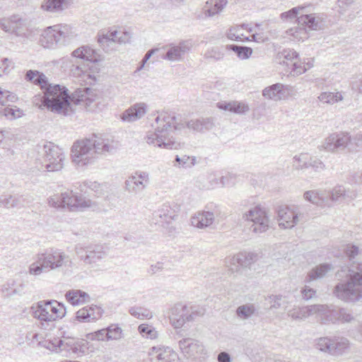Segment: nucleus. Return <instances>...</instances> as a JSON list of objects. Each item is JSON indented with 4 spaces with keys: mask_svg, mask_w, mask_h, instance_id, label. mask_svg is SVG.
Returning a JSON list of instances; mask_svg holds the SVG:
<instances>
[{
    "mask_svg": "<svg viewBox=\"0 0 362 362\" xmlns=\"http://www.w3.org/2000/svg\"><path fill=\"white\" fill-rule=\"evenodd\" d=\"M351 138L348 134L334 133L325 139L322 148L330 152L342 150L347 146Z\"/></svg>",
    "mask_w": 362,
    "mask_h": 362,
    "instance_id": "4468645a",
    "label": "nucleus"
},
{
    "mask_svg": "<svg viewBox=\"0 0 362 362\" xmlns=\"http://www.w3.org/2000/svg\"><path fill=\"white\" fill-rule=\"evenodd\" d=\"M227 3V0H215L213 7L206 10L208 15L213 16L218 13L226 6Z\"/></svg>",
    "mask_w": 362,
    "mask_h": 362,
    "instance_id": "6e6d98bb",
    "label": "nucleus"
},
{
    "mask_svg": "<svg viewBox=\"0 0 362 362\" xmlns=\"http://www.w3.org/2000/svg\"><path fill=\"white\" fill-rule=\"evenodd\" d=\"M299 25L305 26L311 30H321L326 27L323 13L302 14L297 18Z\"/></svg>",
    "mask_w": 362,
    "mask_h": 362,
    "instance_id": "9b49d317",
    "label": "nucleus"
},
{
    "mask_svg": "<svg viewBox=\"0 0 362 362\" xmlns=\"http://www.w3.org/2000/svg\"><path fill=\"white\" fill-rule=\"evenodd\" d=\"M90 138L76 141L71 148L72 160L78 165L83 166L93 163L98 156H95Z\"/></svg>",
    "mask_w": 362,
    "mask_h": 362,
    "instance_id": "0eeeda50",
    "label": "nucleus"
},
{
    "mask_svg": "<svg viewBox=\"0 0 362 362\" xmlns=\"http://www.w3.org/2000/svg\"><path fill=\"white\" fill-rule=\"evenodd\" d=\"M20 199L15 196H5L4 199H1V204H3L7 208L17 206L20 204Z\"/></svg>",
    "mask_w": 362,
    "mask_h": 362,
    "instance_id": "13d9d810",
    "label": "nucleus"
},
{
    "mask_svg": "<svg viewBox=\"0 0 362 362\" xmlns=\"http://www.w3.org/2000/svg\"><path fill=\"white\" fill-rule=\"evenodd\" d=\"M90 141H91L95 156H97L98 154L111 153L115 149L113 141L107 139L102 138L96 134H93L90 137Z\"/></svg>",
    "mask_w": 362,
    "mask_h": 362,
    "instance_id": "5701e85b",
    "label": "nucleus"
},
{
    "mask_svg": "<svg viewBox=\"0 0 362 362\" xmlns=\"http://www.w3.org/2000/svg\"><path fill=\"white\" fill-rule=\"evenodd\" d=\"M4 115L8 119H16L20 118L23 116V110L20 108L14 106V107H6L4 109Z\"/></svg>",
    "mask_w": 362,
    "mask_h": 362,
    "instance_id": "864d4df0",
    "label": "nucleus"
},
{
    "mask_svg": "<svg viewBox=\"0 0 362 362\" xmlns=\"http://www.w3.org/2000/svg\"><path fill=\"white\" fill-rule=\"evenodd\" d=\"M309 156L307 153H300L293 157V166L297 169L308 168Z\"/></svg>",
    "mask_w": 362,
    "mask_h": 362,
    "instance_id": "603ef678",
    "label": "nucleus"
},
{
    "mask_svg": "<svg viewBox=\"0 0 362 362\" xmlns=\"http://www.w3.org/2000/svg\"><path fill=\"white\" fill-rule=\"evenodd\" d=\"M255 312V308L252 304H246L239 306L236 310L238 317L243 319H247Z\"/></svg>",
    "mask_w": 362,
    "mask_h": 362,
    "instance_id": "de8ad7c7",
    "label": "nucleus"
},
{
    "mask_svg": "<svg viewBox=\"0 0 362 362\" xmlns=\"http://www.w3.org/2000/svg\"><path fill=\"white\" fill-rule=\"evenodd\" d=\"M328 194V203L329 201L341 203L342 202H349L356 197V193L350 189H346L342 185L334 187Z\"/></svg>",
    "mask_w": 362,
    "mask_h": 362,
    "instance_id": "aec40b11",
    "label": "nucleus"
},
{
    "mask_svg": "<svg viewBox=\"0 0 362 362\" xmlns=\"http://www.w3.org/2000/svg\"><path fill=\"white\" fill-rule=\"evenodd\" d=\"M147 107L145 103H136L121 115V119L129 122L140 119L146 114Z\"/></svg>",
    "mask_w": 362,
    "mask_h": 362,
    "instance_id": "412c9836",
    "label": "nucleus"
},
{
    "mask_svg": "<svg viewBox=\"0 0 362 362\" xmlns=\"http://www.w3.org/2000/svg\"><path fill=\"white\" fill-rule=\"evenodd\" d=\"M245 228L255 234L265 233L270 228V219L267 210L257 205L243 214Z\"/></svg>",
    "mask_w": 362,
    "mask_h": 362,
    "instance_id": "423d86ee",
    "label": "nucleus"
},
{
    "mask_svg": "<svg viewBox=\"0 0 362 362\" xmlns=\"http://www.w3.org/2000/svg\"><path fill=\"white\" fill-rule=\"evenodd\" d=\"M257 259V255L253 252H240L230 259L229 270L232 273L238 272L240 267H247Z\"/></svg>",
    "mask_w": 362,
    "mask_h": 362,
    "instance_id": "6ab92c4d",
    "label": "nucleus"
},
{
    "mask_svg": "<svg viewBox=\"0 0 362 362\" xmlns=\"http://www.w3.org/2000/svg\"><path fill=\"white\" fill-rule=\"evenodd\" d=\"M305 9L304 6H297L291 8L288 11L284 12L281 14V18L282 20L294 19L297 17L298 13L300 11Z\"/></svg>",
    "mask_w": 362,
    "mask_h": 362,
    "instance_id": "4d7b16f0",
    "label": "nucleus"
},
{
    "mask_svg": "<svg viewBox=\"0 0 362 362\" xmlns=\"http://www.w3.org/2000/svg\"><path fill=\"white\" fill-rule=\"evenodd\" d=\"M180 349L183 354L189 357H197L204 351V347L199 341L192 339L185 338L179 341Z\"/></svg>",
    "mask_w": 362,
    "mask_h": 362,
    "instance_id": "a211bd4d",
    "label": "nucleus"
},
{
    "mask_svg": "<svg viewBox=\"0 0 362 362\" xmlns=\"http://www.w3.org/2000/svg\"><path fill=\"white\" fill-rule=\"evenodd\" d=\"M204 313L203 309L192 310L181 303L175 304L170 310V320L175 328L182 327L186 322L194 321Z\"/></svg>",
    "mask_w": 362,
    "mask_h": 362,
    "instance_id": "6e6552de",
    "label": "nucleus"
},
{
    "mask_svg": "<svg viewBox=\"0 0 362 362\" xmlns=\"http://www.w3.org/2000/svg\"><path fill=\"white\" fill-rule=\"evenodd\" d=\"M263 96L274 100H280L285 98L286 91L282 83H276L263 90Z\"/></svg>",
    "mask_w": 362,
    "mask_h": 362,
    "instance_id": "2f4dec72",
    "label": "nucleus"
},
{
    "mask_svg": "<svg viewBox=\"0 0 362 362\" xmlns=\"http://www.w3.org/2000/svg\"><path fill=\"white\" fill-rule=\"evenodd\" d=\"M90 91V88H77L71 96H69V93H67V99L69 100V103H70V101L74 103L75 105H80L81 103H86L87 105L88 103H90L91 100L88 96V92ZM68 93V90L66 91ZM69 115L73 113V110L71 109V105L69 104Z\"/></svg>",
    "mask_w": 362,
    "mask_h": 362,
    "instance_id": "393cba45",
    "label": "nucleus"
},
{
    "mask_svg": "<svg viewBox=\"0 0 362 362\" xmlns=\"http://www.w3.org/2000/svg\"><path fill=\"white\" fill-rule=\"evenodd\" d=\"M300 26L298 25V27L291 28L286 30V33L288 35L293 36L297 40L307 38L306 28Z\"/></svg>",
    "mask_w": 362,
    "mask_h": 362,
    "instance_id": "3c124183",
    "label": "nucleus"
},
{
    "mask_svg": "<svg viewBox=\"0 0 362 362\" xmlns=\"http://www.w3.org/2000/svg\"><path fill=\"white\" fill-rule=\"evenodd\" d=\"M348 347L349 341L346 339H332L331 355H341Z\"/></svg>",
    "mask_w": 362,
    "mask_h": 362,
    "instance_id": "37998d69",
    "label": "nucleus"
},
{
    "mask_svg": "<svg viewBox=\"0 0 362 362\" xmlns=\"http://www.w3.org/2000/svg\"><path fill=\"white\" fill-rule=\"evenodd\" d=\"M27 81L40 86L44 90L41 99L42 105L48 110L65 116L69 114V103L67 99V88L60 85L49 83L47 76L37 70H28L25 76Z\"/></svg>",
    "mask_w": 362,
    "mask_h": 362,
    "instance_id": "f257e3e1",
    "label": "nucleus"
},
{
    "mask_svg": "<svg viewBox=\"0 0 362 362\" xmlns=\"http://www.w3.org/2000/svg\"><path fill=\"white\" fill-rule=\"evenodd\" d=\"M100 308L95 306L84 307L76 313V318L80 322H90L97 320L100 316Z\"/></svg>",
    "mask_w": 362,
    "mask_h": 362,
    "instance_id": "cd10ccee",
    "label": "nucleus"
},
{
    "mask_svg": "<svg viewBox=\"0 0 362 362\" xmlns=\"http://www.w3.org/2000/svg\"><path fill=\"white\" fill-rule=\"evenodd\" d=\"M313 314H317V305L296 308L288 312V317L299 320H305Z\"/></svg>",
    "mask_w": 362,
    "mask_h": 362,
    "instance_id": "c756f323",
    "label": "nucleus"
},
{
    "mask_svg": "<svg viewBox=\"0 0 362 362\" xmlns=\"http://www.w3.org/2000/svg\"><path fill=\"white\" fill-rule=\"evenodd\" d=\"M17 100L18 97L16 94L1 90V106L6 105V103L8 102L15 103Z\"/></svg>",
    "mask_w": 362,
    "mask_h": 362,
    "instance_id": "0e129e2a",
    "label": "nucleus"
},
{
    "mask_svg": "<svg viewBox=\"0 0 362 362\" xmlns=\"http://www.w3.org/2000/svg\"><path fill=\"white\" fill-rule=\"evenodd\" d=\"M129 312L132 315L136 317L137 318H140L141 317H148L149 315L151 317L146 310H144L139 307H132L129 309Z\"/></svg>",
    "mask_w": 362,
    "mask_h": 362,
    "instance_id": "680f3d73",
    "label": "nucleus"
},
{
    "mask_svg": "<svg viewBox=\"0 0 362 362\" xmlns=\"http://www.w3.org/2000/svg\"><path fill=\"white\" fill-rule=\"evenodd\" d=\"M339 309H333L327 305H317V315L321 323H336L339 321Z\"/></svg>",
    "mask_w": 362,
    "mask_h": 362,
    "instance_id": "4be33fe9",
    "label": "nucleus"
},
{
    "mask_svg": "<svg viewBox=\"0 0 362 362\" xmlns=\"http://www.w3.org/2000/svg\"><path fill=\"white\" fill-rule=\"evenodd\" d=\"M69 256L58 249H50L38 253L35 261L29 266L28 272L33 276H40L43 272L55 270L65 265Z\"/></svg>",
    "mask_w": 362,
    "mask_h": 362,
    "instance_id": "20e7f679",
    "label": "nucleus"
},
{
    "mask_svg": "<svg viewBox=\"0 0 362 362\" xmlns=\"http://www.w3.org/2000/svg\"><path fill=\"white\" fill-rule=\"evenodd\" d=\"M319 100L325 103L328 104H334L338 103L339 101H341L343 100V96L341 93H322L318 97Z\"/></svg>",
    "mask_w": 362,
    "mask_h": 362,
    "instance_id": "c03bdc74",
    "label": "nucleus"
},
{
    "mask_svg": "<svg viewBox=\"0 0 362 362\" xmlns=\"http://www.w3.org/2000/svg\"><path fill=\"white\" fill-rule=\"evenodd\" d=\"M309 167H312L315 171H320L325 168V165L320 160L309 156L308 168Z\"/></svg>",
    "mask_w": 362,
    "mask_h": 362,
    "instance_id": "338daca9",
    "label": "nucleus"
},
{
    "mask_svg": "<svg viewBox=\"0 0 362 362\" xmlns=\"http://www.w3.org/2000/svg\"><path fill=\"white\" fill-rule=\"evenodd\" d=\"M53 28H55V31L57 33L59 45H63L68 43L74 36L72 28L69 25H54Z\"/></svg>",
    "mask_w": 362,
    "mask_h": 362,
    "instance_id": "f704fd0d",
    "label": "nucleus"
},
{
    "mask_svg": "<svg viewBox=\"0 0 362 362\" xmlns=\"http://www.w3.org/2000/svg\"><path fill=\"white\" fill-rule=\"evenodd\" d=\"M175 117L167 113H162L158 115L156 122L158 124L154 132H148L146 136V142L148 144H153L158 147L172 148L175 142L171 141V134L174 130L177 129L175 125Z\"/></svg>",
    "mask_w": 362,
    "mask_h": 362,
    "instance_id": "7ed1b4c3",
    "label": "nucleus"
},
{
    "mask_svg": "<svg viewBox=\"0 0 362 362\" xmlns=\"http://www.w3.org/2000/svg\"><path fill=\"white\" fill-rule=\"evenodd\" d=\"M226 49L228 51L234 52L241 59H247L250 58L253 52L251 47L236 45H228L226 46Z\"/></svg>",
    "mask_w": 362,
    "mask_h": 362,
    "instance_id": "a19ab883",
    "label": "nucleus"
},
{
    "mask_svg": "<svg viewBox=\"0 0 362 362\" xmlns=\"http://www.w3.org/2000/svg\"><path fill=\"white\" fill-rule=\"evenodd\" d=\"M173 350L170 347H156L151 349V354L156 358L153 362H168Z\"/></svg>",
    "mask_w": 362,
    "mask_h": 362,
    "instance_id": "4c0bfd02",
    "label": "nucleus"
},
{
    "mask_svg": "<svg viewBox=\"0 0 362 362\" xmlns=\"http://www.w3.org/2000/svg\"><path fill=\"white\" fill-rule=\"evenodd\" d=\"M304 198L305 200L317 206H323L328 205V194L327 192L307 191L304 194Z\"/></svg>",
    "mask_w": 362,
    "mask_h": 362,
    "instance_id": "473e14b6",
    "label": "nucleus"
},
{
    "mask_svg": "<svg viewBox=\"0 0 362 362\" xmlns=\"http://www.w3.org/2000/svg\"><path fill=\"white\" fill-rule=\"evenodd\" d=\"M315 347L322 352L332 354V339L328 337H320L315 341Z\"/></svg>",
    "mask_w": 362,
    "mask_h": 362,
    "instance_id": "79ce46f5",
    "label": "nucleus"
},
{
    "mask_svg": "<svg viewBox=\"0 0 362 362\" xmlns=\"http://www.w3.org/2000/svg\"><path fill=\"white\" fill-rule=\"evenodd\" d=\"M192 47V43L189 40L181 41L178 45L170 44L168 45L166 54L163 59L170 62L182 61L185 54H187Z\"/></svg>",
    "mask_w": 362,
    "mask_h": 362,
    "instance_id": "ddd939ff",
    "label": "nucleus"
},
{
    "mask_svg": "<svg viewBox=\"0 0 362 362\" xmlns=\"http://www.w3.org/2000/svg\"><path fill=\"white\" fill-rule=\"evenodd\" d=\"M139 179H136L134 175H132L125 181L126 189L129 193L136 194L144 190L147 187Z\"/></svg>",
    "mask_w": 362,
    "mask_h": 362,
    "instance_id": "58836bf2",
    "label": "nucleus"
},
{
    "mask_svg": "<svg viewBox=\"0 0 362 362\" xmlns=\"http://www.w3.org/2000/svg\"><path fill=\"white\" fill-rule=\"evenodd\" d=\"M44 346L52 351L62 353L64 350V339L54 338L52 340L45 341Z\"/></svg>",
    "mask_w": 362,
    "mask_h": 362,
    "instance_id": "49530a36",
    "label": "nucleus"
},
{
    "mask_svg": "<svg viewBox=\"0 0 362 362\" xmlns=\"http://www.w3.org/2000/svg\"><path fill=\"white\" fill-rule=\"evenodd\" d=\"M40 156L37 162L40 164L39 170H46L48 172L60 170L64 167L65 155L62 149L52 142H44L37 145Z\"/></svg>",
    "mask_w": 362,
    "mask_h": 362,
    "instance_id": "39448f33",
    "label": "nucleus"
},
{
    "mask_svg": "<svg viewBox=\"0 0 362 362\" xmlns=\"http://www.w3.org/2000/svg\"><path fill=\"white\" fill-rule=\"evenodd\" d=\"M214 214L213 212L209 211H198L191 218L192 226L198 228H205L211 225L214 221Z\"/></svg>",
    "mask_w": 362,
    "mask_h": 362,
    "instance_id": "b1692460",
    "label": "nucleus"
},
{
    "mask_svg": "<svg viewBox=\"0 0 362 362\" xmlns=\"http://www.w3.org/2000/svg\"><path fill=\"white\" fill-rule=\"evenodd\" d=\"M107 341L119 340L124 337L122 329L116 324L110 325L107 327Z\"/></svg>",
    "mask_w": 362,
    "mask_h": 362,
    "instance_id": "a18cd8bd",
    "label": "nucleus"
},
{
    "mask_svg": "<svg viewBox=\"0 0 362 362\" xmlns=\"http://www.w3.org/2000/svg\"><path fill=\"white\" fill-rule=\"evenodd\" d=\"M57 38V33L53 26L47 28L41 35L40 38V44L45 48H53L54 46L59 45Z\"/></svg>",
    "mask_w": 362,
    "mask_h": 362,
    "instance_id": "a878e982",
    "label": "nucleus"
},
{
    "mask_svg": "<svg viewBox=\"0 0 362 362\" xmlns=\"http://www.w3.org/2000/svg\"><path fill=\"white\" fill-rule=\"evenodd\" d=\"M72 55L75 57L85 59L91 62H95L98 61V56L95 52L88 47H81L75 49Z\"/></svg>",
    "mask_w": 362,
    "mask_h": 362,
    "instance_id": "e433bc0d",
    "label": "nucleus"
},
{
    "mask_svg": "<svg viewBox=\"0 0 362 362\" xmlns=\"http://www.w3.org/2000/svg\"><path fill=\"white\" fill-rule=\"evenodd\" d=\"M279 57L280 59L292 62L293 59L298 58V54L293 49H285L279 53Z\"/></svg>",
    "mask_w": 362,
    "mask_h": 362,
    "instance_id": "052dcab7",
    "label": "nucleus"
},
{
    "mask_svg": "<svg viewBox=\"0 0 362 362\" xmlns=\"http://www.w3.org/2000/svg\"><path fill=\"white\" fill-rule=\"evenodd\" d=\"M75 251L80 259L85 264H95L107 256V251L103 245L83 246L78 244L75 247Z\"/></svg>",
    "mask_w": 362,
    "mask_h": 362,
    "instance_id": "1a4fd4ad",
    "label": "nucleus"
},
{
    "mask_svg": "<svg viewBox=\"0 0 362 362\" xmlns=\"http://www.w3.org/2000/svg\"><path fill=\"white\" fill-rule=\"evenodd\" d=\"M181 206L175 202L164 203L159 209L153 214L154 218H160L161 222L167 223L175 220L180 213Z\"/></svg>",
    "mask_w": 362,
    "mask_h": 362,
    "instance_id": "f8f14e48",
    "label": "nucleus"
},
{
    "mask_svg": "<svg viewBox=\"0 0 362 362\" xmlns=\"http://www.w3.org/2000/svg\"><path fill=\"white\" fill-rule=\"evenodd\" d=\"M187 127L195 132H204L211 129L214 127L211 118L191 119L187 122Z\"/></svg>",
    "mask_w": 362,
    "mask_h": 362,
    "instance_id": "72a5a7b5",
    "label": "nucleus"
},
{
    "mask_svg": "<svg viewBox=\"0 0 362 362\" xmlns=\"http://www.w3.org/2000/svg\"><path fill=\"white\" fill-rule=\"evenodd\" d=\"M48 204L54 208L59 209V208H63L62 206V194L60 196L59 195H54L47 199Z\"/></svg>",
    "mask_w": 362,
    "mask_h": 362,
    "instance_id": "69168bd1",
    "label": "nucleus"
},
{
    "mask_svg": "<svg viewBox=\"0 0 362 362\" xmlns=\"http://www.w3.org/2000/svg\"><path fill=\"white\" fill-rule=\"evenodd\" d=\"M291 66V74L293 76H299L307 71L305 65H303V63L293 62Z\"/></svg>",
    "mask_w": 362,
    "mask_h": 362,
    "instance_id": "e2e57ef3",
    "label": "nucleus"
},
{
    "mask_svg": "<svg viewBox=\"0 0 362 362\" xmlns=\"http://www.w3.org/2000/svg\"><path fill=\"white\" fill-rule=\"evenodd\" d=\"M138 330L144 337L153 339L158 337V333L154 327L147 324H141L139 326Z\"/></svg>",
    "mask_w": 362,
    "mask_h": 362,
    "instance_id": "09e8293b",
    "label": "nucleus"
},
{
    "mask_svg": "<svg viewBox=\"0 0 362 362\" xmlns=\"http://www.w3.org/2000/svg\"><path fill=\"white\" fill-rule=\"evenodd\" d=\"M339 321L342 322H350L354 318L351 313L345 308H339Z\"/></svg>",
    "mask_w": 362,
    "mask_h": 362,
    "instance_id": "774afa93",
    "label": "nucleus"
},
{
    "mask_svg": "<svg viewBox=\"0 0 362 362\" xmlns=\"http://www.w3.org/2000/svg\"><path fill=\"white\" fill-rule=\"evenodd\" d=\"M220 110H228L235 114H244L249 111L248 105L244 103L238 101H221L216 104Z\"/></svg>",
    "mask_w": 362,
    "mask_h": 362,
    "instance_id": "c85d7f7f",
    "label": "nucleus"
},
{
    "mask_svg": "<svg viewBox=\"0 0 362 362\" xmlns=\"http://www.w3.org/2000/svg\"><path fill=\"white\" fill-rule=\"evenodd\" d=\"M34 317L41 321L52 322L54 321V317H52V313H49L41 308L37 306L36 310L33 313Z\"/></svg>",
    "mask_w": 362,
    "mask_h": 362,
    "instance_id": "5fc2aeb1",
    "label": "nucleus"
},
{
    "mask_svg": "<svg viewBox=\"0 0 362 362\" xmlns=\"http://www.w3.org/2000/svg\"><path fill=\"white\" fill-rule=\"evenodd\" d=\"M62 201L63 208L66 206L71 211H83L96 206L94 202L72 190L62 193Z\"/></svg>",
    "mask_w": 362,
    "mask_h": 362,
    "instance_id": "9d476101",
    "label": "nucleus"
},
{
    "mask_svg": "<svg viewBox=\"0 0 362 362\" xmlns=\"http://www.w3.org/2000/svg\"><path fill=\"white\" fill-rule=\"evenodd\" d=\"M206 59H214L215 60H220L223 57V54L218 47H214L207 50L204 54Z\"/></svg>",
    "mask_w": 362,
    "mask_h": 362,
    "instance_id": "bf43d9fd",
    "label": "nucleus"
},
{
    "mask_svg": "<svg viewBox=\"0 0 362 362\" xmlns=\"http://www.w3.org/2000/svg\"><path fill=\"white\" fill-rule=\"evenodd\" d=\"M73 0H45L42 8L51 13H59L68 8Z\"/></svg>",
    "mask_w": 362,
    "mask_h": 362,
    "instance_id": "bb28decb",
    "label": "nucleus"
},
{
    "mask_svg": "<svg viewBox=\"0 0 362 362\" xmlns=\"http://www.w3.org/2000/svg\"><path fill=\"white\" fill-rule=\"evenodd\" d=\"M21 25V18L16 16L1 19V29L8 33H16Z\"/></svg>",
    "mask_w": 362,
    "mask_h": 362,
    "instance_id": "ea45409f",
    "label": "nucleus"
},
{
    "mask_svg": "<svg viewBox=\"0 0 362 362\" xmlns=\"http://www.w3.org/2000/svg\"><path fill=\"white\" fill-rule=\"evenodd\" d=\"M52 317H54V320L59 318H62L66 314V308L64 304L53 300L52 305Z\"/></svg>",
    "mask_w": 362,
    "mask_h": 362,
    "instance_id": "8fccbe9b",
    "label": "nucleus"
},
{
    "mask_svg": "<svg viewBox=\"0 0 362 362\" xmlns=\"http://www.w3.org/2000/svg\"><path fill=\"white\" fill-rule=\"evenodd\" d=\"M347 281L338 283L333 295L346 303H355L362 298V263L354 264Z\"/></svg>",
    "mask_w": 362,
    "mask_h": 362,
    "instance_id": "f03ea898",
    "label": "nucleus"
},
{
    "mask_svg": "<svg viewBox=\"0 0 362 362\" xmlns=\"http://www.w3.org/2000/svg\"><path fill=\"white\" fill-rule=\"evenodd\" d=\"M277 215L281 228H291L298 222V214L287 206H279Z\"/></svg>",
    "mask_w": 362,
    "mask_h": 362,
    "instance_id": "f3484780",
    "label": "nucleus"
},
{
    "mask_svg": "<svg viewBox=\"0 0 362 362\" xmlns=\"http://www.w3.org/2000/svg\"><path fill=\"white\" fill-rule=\"evenodd\" d=\"M88 342L83 339L66 338L64 339V350L69 355L80 357L88 354Z\"/></svg>",
    "mask_w": 362,
    "mask_h": 362,
    "instance_id": "2eb2a0df",
    "label": "nucleus"
},
{
    "mask_svg": "<svg viewBox=\"0 0 362 362\" xmlns=\"http://www.w3.org/2000/svg\"><path fill=\"white\" fill-rule=\"evenodd\" d=\"M130 34L128 32H119L117 30L107 31L106 33L98 35V41L101 46L109 47L113 42L127 43L130 40Z\"/></svg>",
    "mask_w": 362,
    "mask_h": 362,
    "instance_id": "dca6fc26",
    "label": "nucleus"
},
{
    "mask_svg": "<svg viewBox=\"0 0 362 362\" xmlns=\"http://www.w3.org/2000/svg\"><path fill=\"white\" fill-rule=\"evenodd\" d=\"M65 297L73 305L83 303L89 300V296L87 293L81 290H70L66 292Z\"/></svg>",
    "mask_w": 362,
    "mask_h": 362,
    "instance_id": "c9c22d12",
    "label": "nucleus"
},
{
    "mask_svg": "<svg viewBox=\"0 0 362 362\" xmlns=\"http://www.w3.org/2000/svg\"><path fill=\"white\" fill-rule=\"evenodd\" d=\"M332 269V266L329 264H321L313 268L307 274L306 282H310L317 279L324 278L328 272Z\"/></svg>",
    "mask_w": 362,
    "mask_h": 362,
    "instance_id": "7c9ffc66",
    "label": "nucleus"
}]
</instances>
